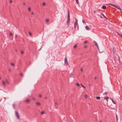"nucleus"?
Masks as SVG:
<instances>
[{"mask_svg":"<svg viewBox=\"0 0 122 122\" xmlns=\"http://www.w3.org/2000/svg\"><path fill=\"white\" fill-rule=\"evenodd\" d=\"M109 4L115 7L116 8H117V9H119V10H122V9L120 7H118L117 5H114L112 4Z\"/></svg>","mask_w":122,"mask_h":122,"instance_id":"obj_1","label":"nucleus"},{"mask_svg":"<svg viewBox=\"0 0 122 122\" xmlns=\"http://www.w3.org/2000/svg\"><path fill=\"white\" fill-rule=\"evenodd\" d=\"M109 4L115 7L116 8H117V9H119V10H122V9L120 7H118L117 5H114L112 4Z\"/></svg>","mask_w":122,"mask_h":122,"instance_id":"obj_2","label":"nucleus"},{"mask_svg":"<svg viewBox=\"0 0 122 122\" xmlns=\"http://www.w3.org/2000/svg\"><path fill=\"white\" fill-rule=\"evenodd\" d=\"M15 115L16 116L17 118L18 119H19L20 118L19 116V115L18 112L16 110L15 111Z\"/></svg>","mask_w":122,"mask_h":122,"instance_id":"obj_3","label":"nucleus"},{"mask_svg":"<svg viewBox=\"0 0 122 122\" xmlns=\"http://www.w3.org/2000/svg\"><path fill=\"white\" fill-rule=\"evenodd\" d=\"M30 100L28 99H26L25 100V102L27 103H29Z\"/></svg>","mask_w":122,"mask_h":122,"instance_id":"obj_4","label":"nucleus"},{"mask_svg":"<svg viewBox=\"0 0 122 122\" xmlns=\"http://www.w3.org/2000/svg\"><path fill=\"white\" fill-rule=\"evenodd\" d=\"M65 63L67 65H68V62L67 60V58L66 57L65 58Z\"/></svg>","mask_w":122,"mask_h":122,"instance_id":"obj_5","label":"nucleus"},{"mask_svg":"<svg viewBox=\"0 0 122 122\" xmlns=\"http://www.w3.org/2000/svg\"><path fill=\"white\" fill-rule=\"evenodd\" d=\"M94 43H95V46H97L98 49L99 50V48H98V44H97V43L95 41H94Z\"/></svg>","mask_w":122,"mask_h":122,"instance_id":"obj_6","label":"nucleus"},{"mask_svg":"<svg viewBox=\"0 0 122 122\" xmlns=\"http://www.w3.org/2000/svg\"><path fill=\"white\" fill-rule=\"evenodd\" d=\"M70 22V19H67L66 22L67 23L68 25L69 24Z\"/></svg>","mask_w":122,"mask_h":122,"instance_id":"obj_7","label":"nucleus"},{"mask_svg":"<svg viewBox=\"0 0 122 122\" xmlns=\"http://www.w3.org/2000/svg\"><path fill=\"white\" fill-rule=\"evenodd\" d=\"M77 20H76V22H75V23H74V28H75V29L76 28V25H77Z\"/></svg>","mask_w":122,"mask_h":122,"instance_id":"obj_8","label":"nucleus"},{"mask_svg":"<svg viewBox=\"0 0 122 122\" xmlns=\"http://www.w3.org/2000/svg\"><path fill=\"white\" fill-rule=\"evenodd\" d=\"M36 104L37 106H39L41 105V104L39 102H37L36 103Z\"/></svg>","mask_w":122,"mask_h":122,"instance_id":"obj_9","label":"nucleus"},{"mask_svg":"<svg viewBox=\"0 0 122 122\" xmlns=\"http://www.w3.org/2000/svg\"><path fill=\"white\" fill-rule=\"evenodd\" d=\"M112 50L113 53H115L116 51L115 49L113 47V48Z\"/></svg>","mask_w":122,"mask_h":122,"instance_id":"obj_10","label":"nucleus"},{"mask_svg":"<svg viewBox=\"0 0 122 122\" xmlns=\"http://www.w3.org/2000/svg\"><path fill=\"white\" fill-rule=\"evenodd\" d=\"M70 76L71 77L73 78L74 77V76L73 74L72 73L70 74Z\"/></svg>","mask_w":122,"mask_h":122,"instance_id":"obj_11","label":"nucleus"},{"mask_svg":"<svg viewBox=\"0 0 122 122\" xmlns=\"http://www.w3.org/2000/svg\"><path fill=\"white\" fill-rule=\"evenodd\" d=\"M108 97H104V99H105L107 101L108 100V98H109Z\"/></svg>","mask_w":122,"mask_h":122,"instance_id":"obj_12","label":"nucleus"},{"mask_svg":"<svg viewBox=\"0 0 122 122\" xmlns=\"http://www.w3.org/2000/svg\"><path fill=\"white\" fill-rule=\"evenodd\" d=\"M117 33L122 38V34H121L119 32H117Z\"/></svg>","mask_w":122,"mask_h":122,"instance_id":"obj_13","label":"nucleus"},{"mask_svg":"<svg viewBox=\"0 0 122 122\" xmlns=\"http://www.w3.org/2000/svg\"><path fill=\"white\" fill-rule=\"evenodd\" d=\"M2 82L3 84L5 86L6 85L5 84V82H4V81H2Z\"/></svg>","mask_w":122,"mask_h":122,"instance_id":"obj_14","label":"nucleus"},{"mask_svg":"<svg viewBox=\"0 0 122 122\" xmlns=\"http://www.w3.org/2000/svg\"><path fill=\"white\" fill-rule=\"evenodd\" d=\"M106 6L105 5H103L102 6V8L103 9H106Z\"/></svg>","mask_w":122,"mask_h":122,"instance_id":"obj_15","label":"nucleus"},{"mask_svg":"<svg viewBox=\"0 0 122 122\" xmlns=\"http://www.w3.org/2000/svg\"><path fill=\"white\" fill-rule=\"evenodd\" d=\"M111 100L112 101V102L114 104H116V102L112 99H111Z\"/></svg>","mask_w":122,"mask_h":122,"instance_id":"obj_16","label":"nucleus"},{"mask_svg":"<svg viewBox=\"0 0 122 122\" xmlns=\"http://www.w3.org/2000/svg\"><path fill=\"white\" fill-rule=\"evenodd\" d=\"M102 15L103 16V17H104V18H105V19H107V18L106 17V16L105 15H104L103 14V13H102Z\"/></svg>","mask_w":122,"mask_h":122,"instance_id":"obj_17","label":"nucleus"},{"mask_svg":"<svg viewBox=\"0 0 122 122\" xmlns=\"http://www.w3.org/2000/svg\"><path fill=\"white\" fill-rule=\"evenodd\" d=\"M86 28L87 30H89V28L88 26H86Z\"/></svg>","mask_w":122,"mask_h":122,"instance_id":"obj_18","label":"nucleus"},{"mask_svg":"<svg viewBox=\"0 0 122 122\" xmlns=\"http://www.w3.org/2000/svg\"><path fill=\"white\" fill-rule=\"evenodd\" d=\"M49 20L48 19H46V22L48 23L49 22Z\"/></svg>","mask_w":122,"mask_h":122,"instance_id":"obj_19","label":"nucleus"},{"mask_svg":"<svg viewBox=\"0 0 122 122\" xmlns=\"http://www.w3.org/2000/svg\"><path fill=\"white\" fill-rule=\"evenodd\" d=\"M77 46V44H76V45H75L73 47V48L74 49H75L76 48Z\"/></svg>","mask_w":122,"mask_h":122,"instance_id":"obj_20","label":"nucleus"},{"mask_svg":"<svg viewBox=\"0 0 122 122\" xmlns=\"http://www.w3.org/2000/svg\"><path fill=\"white\" fill-rule=\"evenodd\" d=\"M96 98L97 99L99 100L100 99V97H96Z\"/></svg>","mask_w":122,"mask_h":122,"instance_id":"obj_21","label":"nucleus"},{"mask_svg":"<svg viewBox=\"0 0 122 122\" xmlns=\"http://www.w3.org/2000/svg\"><path fill=\"white\" fill-rule=\"evenodd\" d=\"M45 113V112L44 111H42L41 112V115H42L43 114H44Z\"/></svg>","mask_w":122,"mask_h":122,"instance_id":"obj_22","label":"nucleus"},{"mask_svg":"<svg viewBox=\"0 0 122 122\" xmlns=\"http://www.w3.org/2000/svg\"><path fill=\"white\" fill-rule=\"evenodd\" d=\"M42 5L43 6H45L46 5V4L45 2H43L42 3Z\"/></svg>","mask_w":122,"mask_h":122,"instance_id":"obj_23","label":"nucleus"},{"mask_svg":"<svg viewBox=\"0 0 122 122\" xmlns=\"http://www.w3.org/2000/svg\"><path fill=\"white\" fill-rule=\"evenodd\" d=\"M29 33L30 36H31L32 35V34L30 31H29Z\"/></svg>","mask_w":122,"mask_h":122,"instance_id":"obj_24","label":"nucleus"},{"mask_svg":"<svg viewBox=\"0 0 122 122\" xmlns=\"http://www.w3.org/2000/svg\"><path fill=\"white\" fill-rule=\"evenodd\" d=\"M81 86H82V87L84 88H86V87L84 86H83L82 84H81Z\"/></svg>","mask_w":122,"mask_h":122,"instance_id":"obj_25","label":"nucleus"},{"mask_svg":"<svg viewBox=\"0 0 122 122\" xmlns=\"http://www.w3.org/2000/svg\"><path fill=\"white\" fill-rule=\"evenodd\" d=\"M77 4H79V2L78 0H75Z\"/></svg>","mask_w":122,"mask_h":122,"instance_id":"obj_26","label":"nucleus"},{"mask_svg":"<svg viewBox=\"0 0 122 122\" xmlns=\"http://www.w3.org/2000/svg\"><path fill=\"white\" fill-rule=\"evenodd\" d=\"M67 16H70V12L68 11V15Z\"/></svg>","mask_w":122,"mask_h":122,"instance_id":"obj_27","label":"nucleus"},{"mask_svg":"<svg viewBox=\"0 0 122 122\" xmlns=\"http://www.w3.org/2000/svg\"><path fill=\"white\" fill-rule=\"evenodd\" d=\"M11 65L13 66H15V64L13 63H11Z\"/></svg>","mask_w":122,"mask_h":122,"instance_id":"obj_28","label":"nucleus"},{"mask_svg":"<svg viewBox=\"0 0 122 122\" xmlns=\"http://www.w3.org/2000/svg\"><path fill=\"white\" fill-rule=\"evenodd\" d=\"M76 84L78 86H80V84L78 83H76Z\"/></svg>","mask_w":122,"mask_h":122,"instance_id":"obj_29","label":"nucleus"},{"mask_svg":"<svg viewBox=\"0 0 122 122\" xmlns=\"http://www.w3.org/2000/svg\"><path fill=\"white\" fill-rule=\"evenodd\" d=\"M28 10L29 11H31V8L30 7H29L28 9Z\"/></svg>","mask_w":122,"mask_h":122,"instance_id":"obj_30","label":"nucleus"},{"mask_svg":"<svg viewBox=\"0 0 122 122\" xmlns=\"http://www.w3.org/2000/svg\"><path fill=\"white\" fill-rule=\"evenodd\" d=\"M6 82L7 84H9V82L7 80H6Z\"/></svg>","mask_w":122,"mask_h":122,"instance_id":"obj_31","label":"nucleus"},{"mask_svg":"<svg viewBox=\"0 0 122 122\" xmlns=\"http://www.w3.org/2000/svg\"><path fill=\"white\" fill-rule=\"evenodd\" d=\"M9 35L10 36H12V34L11 33H10L9 34Z\"/></svg>","mask_w":122,"mask_h":122,"instance_id":"obj_32","label":"nucleus"},{"mask_svg":"<svg viewBox=\"0 0 122 122\" xmlns=\"http://www.w3.org/2000/svg\"><path fill=\"white\" fill-rule=\"evenodd\" d=\"M88 42V41H85L84 42V43L85 44H86V43H87Z\"/></svg>","mask_w":122,"mask_h":122,"instance_id":"obj_33","label":"nucleus"},{"mask_svg":"<svg viewBox=\"0 0 122 122\" xmlns=\"http://www.w3.org/2000/svg\"><path fill=\"white\" fill-rule=\"evenodd\" d=\"M13 108L14 109H15V104H13Z\"/></svg>","mask_w":122,"mask_h":122,"instance_id":"obj_34","label":"nucleus"},{"mask_svg":"<svg viewBox=\"0 0 122 122\" xmlns=\"http://www.w3.org/2000/svg\"><path fill=\"white\" fill-rule=\"evenodd\" d=\"M34 100V101H35L36 100V99H35V98L34 97H33L32 98Z\"/></svg>","mask_w":122,"mask_h":122,"instance_id":"obj_35","label":"nucleus"},{"mask_svg":"<svg viewBox=\"0 0 122 122\" xmlns=\"http://www.w3.org/2000/svg\"><path fill=\"white\" fill-rule=\"evenodd\" d=\"M87 46H84V48H87Z\"/></svg>","mask_w":122,"mask_h":122,"instance_id":"obj_36","label":"nucleus"},{"mask_svg":"<svg viewBox=\"0 0 122 122\" xmlns=\"http://www.w3.org/2000/svg\"><path fill=\"white\" fill-rule=\"evenodd\" d=\"M12 0H10V3H12Z\"/></svg>","mask_w":122,"mask_h":122,"instance_id":"obj_37","label":"nucleus"},{"mask_svg":"<svg viewBox=\"0 0 122 122\" xmlns=\"http://www.w3.org/2000/svg\"><path fill=\"white\" fill-rule=\"evenodd\" d=\"M24 52L23 51H21V54H23L24 53Z\"/></svg>","mask_w":122,"mask_h":122,"instance_id":"obj_38","label":"nucleus"},{"mask_svg":"<svg viewBox=\"0 0 122 122\" xmlns=\"http://www.w3.org/2000/svg\"><path fill=\"white\" fill-rule=\"evenodd\" d=\"M67 19H70V16H67Z\"/></svg>","mask_w":122,"mask_h":122,"instance_id":"obj_39","label":"nucleus"},{"mask_svg":"<svg viewBox=\"0 0 122 122\" xmlns=\"http://www.w3.org/2000/svg\"><path fill=\"white\" fill-rule=\"evenodd\" d=\"M9 72H10L11 71V70L10 68H9Z\"/></svg>","mask_w":122,"mask_h":122,"instance_id":"obj_40","label":"nucleus"},{"mask_svg":"<svg viewBox=\"0 0 122 122\" xmlns=\"http://www.w3.org/2000/svg\"><path fill=\"white\" fill-rule=\"evenodd\" d=\"M20 75L22 76H23L22 74V73H20Z\"/></svg>","mask_w":122,"mask_h":122,"instance_id":"obj_41","label":"nucleus"},{"mask_svg":"<svg viewBox=\"0 0 122 122\" xmlns=\"http://www.w3.org/2000/svg\"><path fill=\"white\" fill-rule=\"evenodd\" d=\"M107 93V92H105L103 93V95H105V94H106Z\"/></svg>","mask_w":122,"mask_h":122,"instance_id":"obj_42","label":"nucleus"},{"mask_svg":"<svg viewBox=\"0 0 122 122\" xmlns=\"http://www.w3.org/2000/svg\"><path fill=\"white\" fill-rule=\"evenodd\" d=\"M81 72H82V71H83V69L82 68H81Z\"/></svg>","mask_w":122,"mask_h":122,"instance_id":"obj_43","label":"nucleus"},{"mask_svg":"<svg viewBox=\"0 0 122 122\" xmlns=\"http://www.w3.org/2000/svg\"><path fill=\"white\" fill-rule=\"evenodd\" d=\"M39 96L40 98H41V95H39Z\"/></svg>","mask_w":122,"mask_h":122,"instance_id":"obj_44","label":"nucleus"},{"mask_svg":"<svg viewBox=\"0 0 122 122\" xmlns=\"http://www.w3.org/2000/svg\"><path fill=\"white\" fill-rule=\"evenodd\" d=\"M82 22H83V23H85V22L84 21V20H82Z\"/></svg>","mask_w":122,"mask_h":122,"instance_id":"obj_45","label":"nucleus"},{"mask_svg":"<svg viewBox=\"0 0 122 122\" xmlns=\"http://www.w3.org/2000/svg\"><path fill=\"white\" fill-rule=\"evenodd\" d=\"M116 118L117 120V114H116Z\"/></svg>","mask_w":122,"mask_h":122,"instance_id":"obj_46","label":"nucleus"},{"mask_svg":"<svg viewBox=\"0 0 122 122\" xmlns=\"http://www.w3.org/2000/svg\"><path fill=\"white\" fill-rule=\"evenodd\" d=\"M97 79V77H95L94 78V79L95 80L96 79Z\"/></svg>","mask_w":122,"mask_h":122,"instance_id":"obj_47","label":"nucleus"},{"mask_svg":"<svg viewBox=\"0 0 122 122\" xmlns=\"http://www.w3.org/2000/svg\"><path fill=\"white\" fill-rule=\"evenodd\" d=\"M23 4L24 5H25V3H24Z\"/></svg>","mask_w":122,"mask_h":122,"instance_id":"obj_48","label":"nucleus"},{"mask_svg":"<svg viewBox=\"0 0 122 122\" xmlns=\"http://www.w3.org/2000/svg\"><path fill=\"white\" fill-rule=\"evenodd\" d=\"M17 37V36L16 34L15 35V37L16 38Z\"/></svg>","mask_w":122,"mask_h":122,"instance_id":"obj_49","label":"nucleus"},{"mask_svg":"<svg viewBox=\"0 0 122 122\" xmlns=\"http://www.w3.org/2000/svg\"><path fill=\"white\" fill-rule=\"evenodd\" d=\"M93 12H94V13H96V11H95V10H94V11Z\"/></svg>","mask_w":122,"mask_h":122,"instance_id":"obj_50","label":"nucleus"},{"mask_svg":"<svg viewBox=\"0 0 122 122\" xmlns=\"http://www.w3.org/2000/svg\"><path fill=\"white\" fill-rule=\"evenodd\" d=\"M34 14V13L33 12H32L31 13V14L32 15H33Z\"/></svg>","mask_w":122,"mask_h":122,"instance_id":"obj_51","label":"nucleus"},{"mask_svg":"<svg viewBox=\"0 0 122 122\" xmlns=\"http://www.w3.org/2000/svg\"><path fill=\"white\" fill-rule=\"evenodd\" d=\"M85 98H87V97L86 96V95H85Z\"/></svg>","mask_w":122,"mask_h":122,"instance_id":"obj_52","label":"nucleus"},{"mask_svg":"<svg viewBox=\"0 0 122 122\" xmlns=\"http://www.w3.org/2000/svg\"><path fill=\"white\" fill-rule=\"evenodd\" d=\"M100 17L101 18H102V16H100Z\"/></svg>","mask_w":122,"mask_h":122,"instance_id":"obj_53","label":"nucleus"},{"mask_svg":"<svg viewBox=\"0 0 122 122\" xmlns=\"http://www.w3.org/2000/svg\"><path fill=\"white\" fill-rule=\"evenodd\" d=\"M47 98V97H45L44 98H45V99H46V98Z\"/></svg>","mask_w":122,"mask_h":122,"instance_id":"obj_54","label":"nucleus"},{"mask_svg":"<svg viewBox=\"0 0 122 122\" xmlns=\"http://www.w3.org/2000/svg\"><path fill=\"white\" fill-rule=\"evenodd\" d=\"M41 49V48H40V49H39V51Z\"/></svg>","mask_w":122,"mask_h":122,"instance_id":"obj_55","label":"nucleus"},{"mask_svg":"<svg viewBox=\"0 0 122 122\" xmlns=\"http://www.w3.org/2000/svg\"><path fill=\"white\" fill-rule=\"evenodd\" d=\"M55 104H57V103H56V102L55 103Z\"/></svg>","mask_w":122,"mask_h":122,"instance_id":"obj_56","label":"nucleus"},{"mask_svg":"<svg viewBox=\"0 0 122 122\" xmlns=\"http://www.w3.org/2000/svg\"><path fill=\"white\" fill-rule=\"evenodd\" d=\"M100 122H102V121H100Z\"/></svg>","mask_w":122,"mask_h":122,"instance_id":"obj_57","label":"nucleus"},{"mask_svg":"<svg viewBox=\"0 0 122 122\" xmlns=\"http://www.w3.org/2000/svg\"><path fill=\"white\" fill-rule=\"evenodd\" d=\"M1 79V77L0 76V79Z\"/></svg>","mask_w":122,"mask_h":122,"instance_id":"obj_58","label":"nucleus"},{"mask_svg":"<svg viewBox=\"0 0 122 122\" xmlns=\"http://www.w3.org/2000/svg\"><path fill=\"white\" fill-rule=\"evenodd\" d=\"M75 20H76H76H76V19L75 18Z\"/></svg>","mask_w":122,"mask_h":122,"instance_id":"obj_59","label":"nucleus"},{"mask_svg":"<svg viewBox=\"0 0 122 122\" xmlns=\"http://www.w3.org/2000/svg\"><path fill=\"white\" fill-rule=\"evenodd\" d=\"M15 51H17V50H15Z\"/></svg>","mask_w":122,"mask_h":122,"instance_id":"obj_60","label":"nucleus"},{"mask_svg":"<svg viewBox=\"0 0 122 122\" xmlns=\"http://www.w3.org/2000/svg\"><path fill=\"white\" fill-rule=\"evenodd\" d=\"M99 52L100 53V51H99ZM102 52H101V53Z\"/></svg>","mask_w":122,"mask_h":122,"instance_id":"obj_61","label":"nucleus"}]
</instances>
